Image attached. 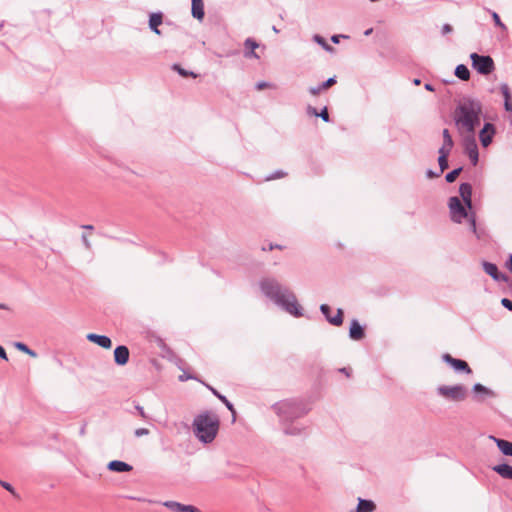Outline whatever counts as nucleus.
<instances>
[{
	"instance_id": "nucleus-39",
	"label": "nucleus",
	"mask_w": 512,
	"mask_h": 512,
	"mask_svg": "<svg viewBox=\"0 0 512 512\" xmlns=\"http://www.w3.org/2000/svg\"><path fill=\"white\" fill-rule=\"evenodd\" d=\"M284 175H285V173H284V172H282V171H278V172H276L273 176L268 177V178H267V180L276 179V178H281V177H283Z\"/></svg>"
},
{
	"instance_id": "nucleus-7",
	"label": "nucleus",
	"mask_w": 512,
	"mask_h": 512,
	"mask_svg": "<svg viewBox=\"0 0 512 512\" xmlns=\"http://www.w3.org/2000/svg\"><path fill=\"white\" fill-rule=\"evenodd\" d=\"M460 136L463 138L465 152L467 153L472 164L476 165L478 163L479 153L475 139V134H464Z\"/></svg>"
},
{
	"instance_id": "nucleus-9",
	"label": "nucleus",
	"mask_w": 512,
	"mask_h": 512,
	"mask_svg": "<svg viewBox=\"0 0 512 512\" xmlns=\"http://www.w3.org/2000/svg\"><path fill=\"white\" fill-rule=\"evenodd\" d=\"M442 359L457 372L471 373L470 367L464 360L453 358L450 354H444Z\"/></svg>"
},
{
	"instance_id": "nucleus-46",
	"label": "nucleus",
	"mask_w": 512,
	"mask_h": 512,
	"mask_svg": "<svg viewBox=\"0 0 512 512\" xmlns=\"http://www.w3.org/2000/svg\"><path fill=\"white\" fill-rule=\"evenodd\" d=\"M339 38H340V36H339V35H334V36H332V37H331V40H332L334 43H336V44H337V43H339Z\"/></svg>"
},
{
	"instance_id": "nucleus-15",
	"label": "nucleus",
	"mask_w": 512,
	"mask_h": 512,
	"mask_svg": "<svg viewBox=\"0 0 512 512\" xmlns=\"http://www.w3.org/2000/svg\"><path fill=\"white\" fill-rule=\"evenodd\" d=\"M108 469L115 472H127L132 470V466L126 462L114 460L109 462Z\"/></svg>"
},
{
	"instance_id": "nucleus-31",
	"label": "nucleus",
	"mask_w": 512,
	"mask_h": 512,
	"mask_svg": "<svg viewBox=\"0 0 512 512\" xmlns=\"http://www.w3.org/2000/svg\"><path fill=\"white\" fill-rule=\"evenodd\" d=\"M491 16L496 26H498L502 30H506V25L501 21L499 15L496 12H491Z\"/></svg>"
},
{
	"instance_id": "nucleus-13",
	"label": "nucleus",
	"mask_w": 512,
	"mask_h": 512,
	"mask_svg": "<svg viewBox=\"0 0 512 512\" xmlns=\"http://www.w3.org/2000/svg\"><path fill=\"white\" fill-rule=\"evenodd\" d=\"M320 309L331 324L336 325V326L342 324L343 317H342L341 309H338L337 314L334 317L329 316L330 307L327 304H322Z\"/></svg>"
},
{
	"instance_id": "nucleus-19",
	"label": "nucleus",
	"mask_w": 512,
	"mask_h": 512,
	"mask_svg": "<svg viewBox=\"0 0 512 512\" xmlns=\"http://www.w3.org/2000/svg\"><path fill=\"white\" fill-rule=\"evenodd\" d=\"M192 15L202 20L204 17V7L202 0H192Z\"/></svg>"
},
{
	"instance_id": "nucleus-14",
	"label": "nucleus",
	"mask_w": 512,
	"mask_h": 512,
	"mask_svg": "<svg viewBox=\"0 0 512 512\" xmlns=\"http://www.w3.org/2000/svg\"><path fill=\"white\" fill-rule=\"evenodd\" d=\"M483 269L496 281L506 280V277L499 273L497 266L493 263L483 262Z\"/></svg>"
},
{
	"instance_id": "nucleus-3",
	"label": "nucleus",
	"mask_w": 512,
	"mask_h": 512,
	"mask_svg": "<svg viewBox=\"0 0 512 512\" xmlns=\"http://www.w3.org/2000/svg\"><path fill=\"white\" fill-rule=\"evenodd\" d=\"M262 292L272 299L277 305L283 307L287 312L294 316H300L301 308L293 293L283 289L277 281L273 279H264L260 282Z\"/></svg>"
},
{
	"instance_id": "nucleus-40",
	"label": "nucleus",
	"mask_w": 512,
	"mask_h": 512,
	"mask_svg": "<svg viewBox=\"0 0 512 512\" xmlns=\"http://www.w3.org/2000/svg\"><path fill=\"white\" fill-rule=\"evenodd\" d=\"M266 87H270V84H269V83H266V82H259V83H257V85H256V88H257L258 90H262V89H264V88H266Z\"/></svg>"
},
{
	"instance_id": "nucleus-20",
	"label": "nucleus",
	"mask_w": 512,
	"mask_h": 512,
	"mask_svg": "<svg viewBox=\"0 0 512 512\" xmlns=\"http://www.w3.org/2000/svg\"><path fill=\"white\" fill-rule=\"evenodd\" d=\"M494 470L502 477L506 479H512V466L507 464H501L494 467Z\"/></svg>"
},
{
	"instance_id": "nucleus-22",
	"label": "nucleus",
	"mask_w": 512,
	"mask_h": 512,
	"mask_svg": "<svg viewBox=\"0 0 512 512\" xmlns=\"http://www.w3.org/2000/svg\"><path fill=\"white\" fill-rule=\"evenodd\" d=\"M455 75L461 79V80H464V81H467L469 80L470 78V72H469V69L463 65V64H460L456 67L455 69Z\"/></svg>"
},
{
	"instance_id": "nucleus-49",
	"label": "nucleus",
	"mask_w": 512,
	"mask_h": 512,
	"mask_svg": "<svg viewBox=\"0 0 512 512\" xmlns=\"http://www.w3.org/2000/svg\"><path fill=\"white\" fill-rule=\"evenodd\" d=\"M0 309H7V306L5 304H0Z\"/></svg>"
},
{
	"instance_id": "nucleus-4",
	"label": "nucleus",
	"mask_w": 512,
	"mask_h": 512,
	"mask_svg": "<svg viewBox=\"0 0 512 512\" xmlns=\"http://www.w3.org/2000/svg\"><path fill=\"white\" fill-rule=\"evenodd\" d=\"M195 434L204 443L212 442L219 429V419L216 415L204 413L194 420Z\"/></svg>"
},
{
	"instance_id": "nucleus-29",
	"label": "nucleus",
	"mask_w": 512,
	"mask_h": 512,
	"mask_svg": "<svg viewBox=\"0 0 512 512\" xmlns=\"http://www.w3.org/2000/svg\"><path fill=\"white\" fill-rule=\"evenodd\" d=\"M15 347L18 350H20V351H22V352H24V353H26V354H28V355H30L32 357H36V353L34 351H32L31 349H29L24 343L17 342L15 344Z\"/></svg>"
},
{
	"instance_id": "nucleus-44",
	"label": "nucleus",
	"mask_w": 512,
	"mask_h": 512,
	"mask_svg": "<svg viewBox=\"0 0 512 512\" xmlns=\"http://www.w3.org/2000/svg\"><path fill=\"white\" fill-rule=\"evenodd\" d=\"M0 357L4 360H7V354L5 352V350L3 349V347L0 346Z\"/></svg>"
},
{
	"instance_id": "nucleus-8",
	"label": "nucleus",
	"mask_w": 512,
	"mask_h": 512,
	"mask_svg": "<svg viewBox=\"0 0 512 512\" xmlns=\"http://www.w3.org/2000/svg\"><path fill=\"white\" fill-rule=\"evenodd\" d=\"M496 133L495 127L491 123H485L479 132V139L483 147H488Z\"/></svg>"
},
{
	"instance_id": "nucleus-17",
	"label": "nucleus",
	"mask_w": 512,
	"mask_h": 512,
	"mask_svg": "<svg viewBox=\"0 0 512 512\" xmlns=\"http://www.w3.org/2000/svg\"><path fill=\"white\" fill-rule=\"evenodd\" d=\"M349 335L354 340H360L364 336V331L356 320L351 323Z\"/></svg>"
},
{
	"instance_id": "nucleus-35",
	"label": "nucleus",
	"mask_w": 512,
	"mask_h": 512,
	"mask_svg": "<svg viewBox=\"0 0 512 512\" xmlns=\"http://www.w3.org/2000/svg\"><path fill=\"white\" fill-rule=\"evenodd\" d=\"M136 437H141L149 434V430L146 428H138L134 432Z\"/></svg>"
},
{
	"instance_id": "nucleus-23",
	"label": "nucleus",
	"mask_w": 512,
	"mask_h": 512,
	"mask_svg": "<svg viewBox=\"0 0 512 512\" xmlns=\"http://www.w3.org/2000/svg\"><path fill=\"white\" fill-rule=\"evenodd\" d=\"M162 23V16L161 14H152L149 19V26L150 28L157 34H160V31L158 30V26Z\"/></svg>"
},
{
	"instance_id": "nucleus-32",
	"label": "nucleus",
	"mask_w": 512,
	"mask_h": 512,
	"mask_svg": "<svg viewBox=\"0 0 512 512\" xmlns=\"http://www.w3.org/2000/svg\"><path fill=\"white\" fill-rule=\"evenodd\" d=\"M173 69L176 70L183 77H187V76H192L194 78L196 77V74H194L193 72H187L186 70H184L177 64L173 65Z\"/></svg>"
},
{
	"instance_id": "nucleus-41",
	"label": "nucleus",
	"mask_w": 512,
	"mask_h": 512,
	"mask_svg": "<svg viewBox=\"0 0 512 512\" xmlns=\"http://www.w3.org/2000/svg\"><path fill=\"white\" fill-rule=\"evenodd\" d=\"M451 31H452V27L449 24L443 25V27H442L443 34L450 33Z\"/></svg>"
},
{
	"instance_id": "nucleus-27",
	"label": "nucleus",
	"mask_w": 512,
	"mask_h": 512,
	"mask_svg": "<svg viewBox=\"0 0 512 512\" xmlns=\"http://www.w3.org/2000/svg\"><path fill=\"white\" fill-rule=\"evenodd\" d=\"M210 390L212 391V393L217 396L220 401H222L225 406L233 413V415L235 414V410H234V407L233 405L227 400V398L221 394H219L214 388H211L210 387Z\"/></svg>"
},
{
	"instance_id": "nucleus-37",
	"label": "nucleus",
	"mask_w": 512,
	"mask_h": 512,
	"mask_svg": "<svg viewBox=\"0 0 512 512\" xmlns=\"http://www.w3.org/2000/svg\"><path fill=\"white\" fill-rule=\"evenodd\" d=\"M502 305L507 308L508 310L512 311V301L507 299V298H503L502 301H501Z\"/></svg>"
},
{
	"instance_id": "nucleus-16",
	"label": "nucleus",
	"mask_w": 512,
	"mask_h": 512,
	"mask_svg": "<svg viewBox=\"0 0 512 512\" xmlns=\"http://www.w3.org/2000/svg\"><path fill=\"white\" fill-rule=\"evenodd\" d=\"M500 90L504 97V107L506 111L512 112V98L508 85L505 83L501 84Z\"/></svg>"
},
{
	"instance_id": "nucleus-45",
	"label": "nucleus",
	"mask_w": 512,
	"mask_h": 512,
	"mask_svg": "<svg viewBox=\"0 0 512 512\" xmlns=\"http://www.w3.org/2000/svg\"><path fill=\"white\" fill-rule=\"evenodd\" d=\"M506 266L512 272V255H510L509 260L507 261Z\"/></svg>"
},
{
	"instance_id": "nucleus-47",
	"label": "nucleus",
	"mask_w": 512,
	"mask_h": 512,
	"mask_svg": "<svg viewBox=\"0 0 512 512\" xmlns=\"http://www.w3.org/2000/svg\"><path fill=\"white\" fill-rule=\"evenodd\" d=\"M189 378H190V376H187V375H185V374H183V375H180V376H179V380H180V381H186V380H188Z\"/></svg>"
},
{
	"instance_id": "nucleus-30",
	"label": "nucleus",
	"mask_w": 512,
	"mask_h": 512,
	"mask_svg": "<svg viewBox=\"0 0 512 512\" xmlns=\"http://www.w3.org/2000/svg\"><path fill=\"white\" fill-rule=\"evenodd\" d=\"M460 172H461V168H457V169H454L451 172L447 173L446 177H445L446 181L449 183L454 182Z\"/></svg>"
},
{
	"instance_id": "nucleus-43",
	"label": "nucleus",
	"mask_w": 512,
	"mask_h": 512,
	"mask_svg": "<svg viewBox=\"0 0 512 512\" xmlns=\"http://www.w3.org/2000/svg\"><path fill=\"white\" fill-rule=\"evenodd\" d=\"M473 389H474V391H476V392H478V391L480 392V391H485V390H486V389H485V387H484V386H482L481 384H475V385H474V387H473Z\"/></svg>"
},
{
	"instance_id": "nucleus-42",
	"label": "nucleus",
	"mask_w": 512,
	"mask_h": 512,
	"mask_svg": "<svg viewBox=\"0 0 512 512\" xmlns=\"http://www.w3.org/2000/svg\"><path fill=\"white\" fill-rule=\"evenodd\" d=\"M136 409H137V411L139 412V415H140L142 418H144V419H146V418H147V415H146V413H145V411H144L143 407H141V406H136Z\"/></svg>"
},
{
	"instance_id": "nucleus-26",
	"label": "nucleus",
	"mask_w": 512,
	"mask_h": 512,
	"mask_svg": "<svg viewBox=\"0 0 512 512\" xmlns=\"http://www.w3.org/2000/svg\"><path fill=\"white\" fill-rule=\"evenodd\" d=\"M245 47H246L247 50H249V51L246 52V56L247 57H252L253 56L255 58H258V55L254 52V50L258 47V44L254 40L247 39L245 41Z\"/></svg>"
},
{
	"instance_id": "nucleus-18",
	"label": "nucleus",
	"mask_w": 512,
	"mask_h": 512,
	"mask_svg": "<svg viewBox=\"0 0 512 512\" xmlns=\"http://www.w3.org/2000/svg\"><path fill=\"white\" fill-rule=\"evenodd\" d=\"M499 450L507 456H512V442L503 439L493 438Z\"/></svg>"
},
{
	"instance_id": "nucleus-6",
	"label": "nucleus",
	"mask_w": 512,
	"mask_h": 512,
	"mask_svg": "<svg viewBox=\"0 0 512 512\" xmlns=\"http://www.w3.org/2000/svg\"><path fill=\"white\" fill-rule=\"evenodd\" d=\"M439 395L452 401H463L467 395V389L463 385H443L437 388Z\"/></svg>"
},
{
	"instance_id": "nucleus-48",
	"label": "nucleus",
	"mask_w": 512,
	"mask_h": 512,
	"mask_svg": "<svg viewBox=\"0 0 512 512\" xmlns=\"http://www.w3.org/2000/svg\"><path fill=\"white\" fill-rule=\"evenodd\" d=\"M425 88H426L427 90H432V87H431V85H430V84H426V85H425Z\"/></svg>"
},
{
	"instance_id": "nucleus-11",
	"label": "nucleus",
	"mask_w": 512,
	"mask_h": 512,
	"mask_svg": "<svg viewBox=\"0 0 512 512\" xmlns=\"http://www.w3.org/2000/svg\"><path fill=\"white\" fill-rule=\"evenodd\" d=\"M87 339L90 342L95 343V344H97L98 346H100V347H102L104 349H110L111 346H112L111 339L108 336H105V335H98V334H94V333H89L87 335Z\"/></svg>"
},
{
	"instance_id": "nucleus-1",
	"label": "nucleus",
	"mask_w": 512,
	"mask_h": 512,
	"mask_svg": "<svg viewBox=\"0 0 512 512\" xmlns=\"http://www.w3.org/2000/svg\"><path fill=\"white\" fill-rule=\"evenodd\" d=\"M481 113L482 107L478 101H462L454 113V121L459 134H475V129L481 121Z\"/></svg>"
},
{
	"instance_id": "nucleus-33",
	"label": "nucleus",
	"mask_w": 512,
	"mask_h": 512,
	"mask_svg": "<svg viewBox=\"0 0 512 512\" xmlns=\"http://www.w3.org/2000/svg\"><path fill=\"white\" fill-rule=\"evenodd\" d=\"M312 113L316 116H320L325 122L329 121V114L327 108H324L321 113H317L315 109H312Z\"/></svg>"
},
{
	"instance_id": "nucleus-12",
	"label": "nucleus",
	"mask_w": 512,
	"mask_h": 512,
	"mask_svg": "<svg viewBox=\"0 0 512 512\" xmlns=\"http://www.w3.org/2000/svg\"><path fill=\"white\" fill-rule=\"evenodd\" d=\"M114 360L118 365H125L129 360V350L126 346L121 345L114 350Z\"/></svg>"
},
{
	"instance_id": "nucleus-24",
	"label": "nucleus",
	"mask_w": 512,
	"mask_h": 512,
	"mask_svg": "<svg viewBox=\"0 0 512 512\" xmlns=\"http://www.w3.org/2000/svg\"><path fill=\"white\" fill-rule=\"evenodd\" d=\"M453 147V140L452 137L447 129L443 130V145L440 149H443L445 151H451Z\"/></svg>"
},
{
	"instance_id": "nucleus-38",
	"label": "nucleus",
	"mask_w": 512,
	"mask_h": 512,
	"mask_svg": "<svg viewBox=\"0 0 512 512\" xmlns=\"http://www.w3.org/2000/svg\"><path fill=\"white\" fill-rule=\"evenodd\" d=\"M335 78H329L327 81H325L324 83H322V87L324 89H327L329 88L330 86H332L334 83H335Z\"/></svg>"
},
{
	"instance_id": "nucleus-2",
	"label": "nucleus",
	"mask_w": 512,
	"mask_h": 512,
	"mask_svg": "<svg viewBox=\"0 0 512 512\" xmlns=\"http://www.w3.org/2000/svg\"><path fill=\"white\" fill-rule=\"evenodd\" d=\"M459 193L463 204L458 197L449 199L448 207L451 219L456 223H462L464 219H468L471 230L475 233L476 219L472 212V186L469 183H462L459 187Z\"/></svg>"
},
{
	"instance_id": "nucleus-10",
	"label": "nucleus",
	"mask_w": 512,
	"mask_h": 512,
	"mask_svg": "<svg viewBox=\"0 0 512 512\" xmlns=\"http://www.w3.org/2000/svg\"><path fill=\"white\" fill-rule=\"evenodd\" d=\"M164 505L173 512H200V510L193 505H185L175 501H167Z\"/></svg>"
},
{
	"instance_id": "nucleus-21",
	"label": "nucleus",
	"mask_w": 512,
	"mask_h": 512,
	"mask_svg": "<svg viewBox=\"0 0 512 512\" xmlns=\"http://www.w3.org/2000/svg\"><path fill=\"white\" fill-rule=\"evenodd\" d=\"M375 508L376 506L372 501L359 499L356 512H372Z\"/></svg>"
},
{
	"instance_id": "nucleus-36",
	"label": "nucleus",
	"mask_w": 512,
	"mask_h": 512,
	"mask_svg": "<svg viewBox=\"0 0 512 512\" xmlns=\"http://www.w3.org/2000/svg\"><path fill=\"white\" fill-rule=\"evenodd\" d=\"M322 90H324V88L322 87V84L317 86V87H311L309 89V92L312 94V95H318Z\"/></svg>"
},
{
	"instance_id": "nucleus-28",
	"label": "nucleus",
	"mask_w": 512,
	"mask_h": 512,
	"mask_svg": "<svg viewBox=\"0 0 512 512\" xmlns=\"http://www.w3.org/2000/svg\"><path fill=\"white\" fill-rule=\"evenodd\" d=\"M2 487L6 489L8 492H10L15 498H19V495L16 491L15 486L12 482H0Z\"/></svg>"
},
{
	"instance_id": "nucleus-25",
	"label": "nucleus",
	"mask_w": 512,
	"mask_h": 512,
	"mask_svg": "<svg viewBox=\"0 0 512 512\" xmlns=\"http://www.w3.org/2000/svg\"><path fill=\"white\" fill-rule=\"evenodd\" d=\"M450 152L451 151H445L443 149H439L438 162H439L441 172H443L448 167L447 158H448V155L450 154Z\"/></svg>"
},
{
	"instance_id": "nucleus-51",
	"label": "nucleus",
	"mask_w": 512,
	"mask_h": 512,
	"mask_svg": "<svg viewBox=\"0 0 512 512\" xmlns=\"http://www.w3.org/2000/svg\"><path fill=\"white\" fill-rule=\"evenodd\" d=\"M370 32H371V30H367V31L365 32V34H366V35H369V34H370Z\"/></svg>"
},
{
	"instance_id": "nucleus-50",
	"label": "nucleus",
	"mask_w": 512,
	"mask_h": 512,
	"mask_svg": "<svg viewBox=\"0 0 512 512\" xmlns=\"http://www.w3.org/2000/svg\"><path fill=\"white\" fill-rule=\"evenodd\" d=\"M414 83H415L416 85H419V84H420V80H419V79H415V80H414Z\"/></svg>"
},
{
	"instance_id": "nucleus-5",
	"label": "nucleus",
	"mask_w": 512,
	"mask_h": 512,
	"mask_svg": "<svg viewBox=\"0 0 512 512\" xmlns=\"http://www.w3.org/2000/svg\"><path fill=\"white\" fill-rule=\"evenodd\" d=\"M470 59L473 69L482 75H488L495 69L494 61L490 56L472 53Z\"/></svg>"
},
{
	"instance_id": "nucleus-34",
	"label": "nucleus",
	"mask_w": 512,
	"mask_h": 512,
	"mask_svg": "<svg viewBox=\"0 0 512 512\" xmlns=\"http://www.w3.org/2000/svg\"><path fill=\"white\" fill-rule=\"evenodd\" d=\"M314 40L326 50H331V47L325 42V40L321 36L315 35Z\"/></svg>"
}]
</instances>
